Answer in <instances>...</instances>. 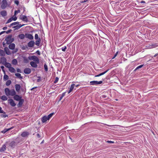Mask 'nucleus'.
<instances>
[{
	"label": "nucleus",
	"instance_id": "nucleus-1",
	"mask_svg": "<svg viewBox=\"0 0 158 158\" xmlns=\"http://www.w3.org/2000/svg\"><path fill=\"white\" fill-rule=\"evenodd\" d=\"M5 92L6 95L7 96H14L16 94V92L14 89L10 90L8 88H6L5 89Z\"/></svg>",
	"mask_w": 158,
	"mask_h": 158
},
{
	"label": "nucleus",
	"instance_id": "nucleus-2",
	"mask_svg": "<svg viewBox=\"0 0 158 158\" xmlns=\"http://www.w3.org/2000/svg\"><path fill=\"white\" fill-rule=\"evenodd\" d=\"M28 59L30 60H33V61L36 62V63H40V60L37 56H29Z\"/></svg>",
	"mask_w": 158,
	"mask_h": 158
},
{
	"label": "nucleus",
	"instance_id": "nucleus-3",
	"mask_svg": "<svg viewBox=\"0 0 158 158\" xmlns=\"http://www.w3.org/2000/svg\"><path fill=\"white\" fill-rule=\"evenodd\" d=\"M14 40V38H12V35H8L5 39V40L6 41V43L7 44H9L12 43Z\"/></svg>",
	"mask_w": 158,
	"mask_h": 158
},
{
	"label": "nucleus",
	"instance_id": "nucleus-4",
	"mask_svg": "<svg viewBox=\"0 0 158 158\" xmlns=\"http://www.w3.org/2000/svg\"><path fill=\"white\" fill-rule=\"evenodd\" d=\"M8 0H3L2 1L1 8L3 9H5L8 6V4L7 2Z\"/></svg>",
	"mask_w": 158,
	"mask_h": 158
},
{
	"label": "nucleus",
	"instance_id": "nucleus-5",
	"mask_svg": "<svg viewBox=\"0 0 158 158\" xmlns=\"http://www.w3.org/2000/svg\"><path fill=\"white\" fill-rule=\"evenodd\" d=\"M102 83V81H94L90 82V85H99L101 84Z\"/></svg>",
	"mask_w": 158,
	"mask_h": 158
},
{
	"label": "nucleus",
	"instance_id": "nucleus-6",
	"mask_svg": "<svg viewBox=\"0 0 158 158\" xmlns=\"http://www.w3.org/2000/svg\"><path fill=\"white\" fill-rule=\"evenodd\" d=\"M8 103H9L10 105L12 106H15L16 104L15 103L14 100L12 99H10L8 100Z\"/></svg>",
	"mask_w": 158,
	"mask_h": 158
},
{
	"label": "nucleus",
	"instance_id": "nucleus-7",
	"mask_svg": "<svg viewBox=\"0 0 158 158\" xmlns=\"http://www.w3.org/2000/svg\"><path fill=\"white\" fill-rule=\"evenodd\" d=\"M39 64L33 61H31L30 62V64L31 66L34 68H36L38 66L37 64Z\"/></svg>",
	"mask_w": 158,
	"mask_h": 158
},
{
	"label": "nucleus",
	"instance_id": "nucleus-8",
	"mask_svg": "<svg viewBox=\"0 0 158 158\" xmlns=\"http://www.w3.org/2000/svg\"><path fill=\"white\" fill-rule=\"evenodd\" d=\"M31 72V69L28 68H26L24 70V72L26 74H29Z\"/></svg>",
	"mask_w": 158,
	"mask_h": 158
},
{
	"label": "nucleus",
	"instance_id": "nucleus-9",
	"mask_svg": "<svg viewBox=\"0 0 158 158\" xmlns=\"http://www.w3.org/2000/svg\"><path fill=\"white\" fill-rule=\"evenodd\" d=\"M13 96L14 99L17 101H19L22 99V97L21 96H20L19 95H16V94Z\"/></svg>",
	"mask_w": 158,
	"mask_h": 158
},
{
	"label": "nucleus",
	"instance_id": "nucleus-10",
	"mask_svg": "<svg viewBox=\"0 0 158 158\" xmlns=\"http://www.w3.org/2000/svg\"><path fill=\"white\" fill-rule=\"evenodd\" d=\"M25 37L26 38H28L30 40H32L33 39V36L30 34L27 33L25 34Z\"/></svg>",
	"mask_w": 158,
	"mask_h": 158
},
{
	"label": "nucleus",
	"instance_id": "nucleus-11",
	"mask_svg": "<svg viewBox=\"0 0 158 158\" xmlns=\"http://www.w3.org/2000/svg\"><path fill=\"white\" fill-rule=\"evenodd\" d=\"M19 101V102L17 104V106L18 107H21L22 106L24 102V100L23 99H21V100Z\"/></svg>",
	"mask_w": 158,
	"mask_h": 158
},
{
	"label": "nucleus",
	"instance_id": "nucleus-12",
	"mask_svg": "<svg viewBox=\"0 0 158 158\" xmlns=\"http://www.w3.org/2000/svg\"><path fill=\"white\" fill-rule=\"evenodd\" d=\"M15 45L14 43H10L9 45V48L11 50H13L15 48Z\"/></svg>",
	"mask_w": 158,
	"mask_h": 158
},
{
	"label": "nucleus",
	"instance_id": "nucleus-13",
	"mask_svg": "<svg viewBox=\"0 0 158 158\" xmlns=\"http://www.w3.org/2000/svg\"><path fill=\"white\" fill-rule=\"evenodd\" d=\"M41 121L42 123H44L46 122L48 120H49L47 116L45 115L43 116L41 118Z\"/></svg>",
	"mask_w": 158,
	"mask_h": 158
},
{
	"label": "nucleus",
	"instance_id": "nucleus-14",
	"mask_svg": "<svg viewBox=\"0 0 158 158\" xmlns=\"http://www.w3.org/2000/svg\"><path fill=\"white\" fill-rule=\"evenodd\" d=\"M24 24L21 25V24H18L17 25L13 27V28H15V29H18L23 26H24Z\"/></svg>",
	"mask_w": 158,
	"mask_h": 158
},
{
	"label": "nucleus",
	"instance_id": "nucleus-15",
	"mask_svg": "<svg viewBox=\"0 0 158 158\" xmlns=\"http://www.w3.org/2000/svg\"><path fill=\"white\" fill-rule=\"evenodd\" d=\"M20 19L23 21L27 22L28 21V19L27 17L25 15H22V17L20 18Z\"/></svg>",
	"mask_w": 158,
	"mask_h": 158
},
{
	"label": "nucleus",
	"instance_id": "nucleus-16",
	"mask_svg": "<svg viewBox=\"0 0 158 158\" xmlns=\"http://www.w3.org/2000/svg\"><path fill=\"white\" fill-rule=\"evenodd\" d=\"M35 42L33 41H31L28 43V46L29 47H32L33 46Z\"/></svg>",
	"mask_w": 158,
	"mask_h": 158
},
{
	"label": "nucleus",
	"instance_id": "nucleus-17",
	"mask_svg": "<svg viewBox=\"0 0 158 158\" xmlns=\"http://www.w3.org/2000/svg\"><path fill=\"white\" fill-rule=\"evenodd\" d=\"M4 49L5 52H6V54L8 55H10L11 54V52L7 47H5Z\"/></svg>",
	"mask_w": 158,
	"mask_h": 158
},
{
	"label": "nucleus",
	"instance_id": "nucleus-18",
	"mask_svg": "<svg viewBox=\"0 0 158 158\" xmlns=\"http://www.w3.org/2000/svg\"><path fill=\"white\" fill-rule=\"evenodd\" d=\"M6 146L5 144L3 145L2 147L0 148V152H3L6 150Z\"/></svg>",
	"mask_w": 158,
	"mask_h": 158
},
{
	"label": "nucleus",
	"instance_id": "nucleus-19",
	"mask_svg": "<svg viewBox=\"0 0 158 158\" xmlns=\"http://www.w3.org/2000/svg\"><path fill=\"white\" fill-rule=\"evenodd\" d=\"M29 134L28 132L25 131L23 132L21 134V135L23 137H26Z\"/></svg>",
	"mask_w": 158,
	"mask_h": 158
},
{
	"label": "nucleus",
	"instance_id": "nucleus-20",
	"mask_svg": "<svg viewBox=\"0 0 158 158\" xmlns=\"http://www.w3.org/2000/svg\"><path fill=\"white\" fill-rule=\"evenodd\" d=\"M1 62L4 64L6 62V59L4 57H2L1 58Z\"/></svg>",
	"mask_w": 158,
	"mask_h": 158
},
{
	"label": "nucleus",
	"instance_id": "nucleus-21",
	"mask_svg": "<svg viewBox=\"0 0 158 158\" xmlns=\"http://www.w3.org/2000/svg\"><path fill=\"white\" fill-rule=\"evenodd\" d=\"M109 70V69H107V70H106V71H105V72H102V73H100L98 75H95V77H99L100 76L106 73H107L108 71Z\"/></svg>",
	"mask_w": 158,
	"mask_h": 158
},
{
	"label": "nucleus",
	"instance_id": "nucleus-22",
	"mask_svg": "<svg viewBox=\"0 0 158 158\" xmlns=\"http://www.w3.org/2000/svg\"><path fill=\"white\" fill-rule=\"evenodd\" d=\"M109 70V69H107V70H106V71H105V72H102V73H100L98 75H95V77H99L100 76L106 73H107L108 71Z\"/></svg>",
	"mask_w": 158,
	"mask_h": 158
},
{
	"label": "nucleus",
	"instance_id": "nucleus-23",
	"mask_svg": "<svg viewBox=\"0 0 158 158\" xmlns=\"http://www.w3.org/2000/svg\"><path fill=\"white\" fill-rule=\"evenodd\" d=\"M74 86H75L74 84H73L71 85L70 88L69 89V91L68 92V94L70 93V92H72V91L74 89Z\"/></svg>",
	"mask_w": 158,
	"mask_h": 158
},
{
	"label": "nucleus",
	"instance_id": "nucleus-24",
	"mask_svg": "<svg viewBox=\"0 0 158 158\" xmlns=\"http://www.w3.org/2000/svg\"><path fill=\"white\" fill-rule=\"evenodd\" d=\"M20 86L19 84H16L15 85V89L16 91L17 92L19 91L20 89Z\"/></svg>",
	"mask_w": 158,
	"mask_h": 158
},
{
	"label": "nucleus",
	"instance_id": "nucleus-25",
	"mask_svg": "<svg viewBox=\"0 0 158 158\" xmlns=\"http://www.w3.org/2000/svg\"><path fill=\"white\" fill-rule=\"evenodd\" d=\"M1 15L3 17L6 16L7 15V12L5 10H2L1 12Z\"/></svg>",
	"mask_w": 158,
	"mask_h": 158
},
{
	"label": "nucleus",
	"instance_id": "nucleus-26",
	"mask_svg": "<svg viewBox=\"0 0 158 158\" xmlns=\"http://www.w3.org/2000/svg\"><path fill=\"white\" fill-rule=\"evenodd\" d=\"M9 71L12 73H15L16 72L15 69L11 66L9 69Z\"/></svg>",
	"mask_w": 158,
	"mask_h": 158
},
{
	"label": "nucleus",
	"instance_id": "nucleus-27",
	"mask_svg": "<svg viewBox=\"0 0 158 158\" xmlns=\"http://www.w3.org/2000/svg\"><path fill=\"white\" fill-rule=\"evenodd\" d=\"M4 65L6 67L8 68L9 69L11 66V65L10 63L7 62L5 63Z\"/></svg>",
	"mask_w": 158,
	"mask_h": 158
},
{
	"label": "nucleus",
	"instance_id": "nucleus-28",
	"mask_svg": "<svg viewBox=\"0 0 158 158\" xmlns=\"http://www.w3.org/2000/svg\"><path fill=\"white\" fill-rule=\"evenodd\" d=\"M11 148H14L15 146V143L14 141L11 142L9 144Z\"/></svg>",
	"mask_w": 158,
	"mask_h": 158
},
{
	"label": "nucleus",
	"instance_id": "nucleus-29",
	"mask_svg": "<svg viewBox=\"0 0 158 158\" xmlns=\"http://www.w3.org/2000/svg\"><path fill=\"white\" fill-rule=\"evenodd\" d=\"M0 98L2 100L4 101H6L8 99L7 96L4 95L2 96Z\"/></svg>",
	"mask_w": 158,
	"mask_h": 158
},
{
	"label": "nucleus",
	"instance_id": "nucleus-30",
	"mask_svg": "<svg viewBox=\"0 0 158 158\" xmlns=\"http://www.w3.org/2000/svg\"><path fill=\"white\" fill-rule=\"evenodd\" d=\"M5 55V51L0 49V55L2 56H4Z\"/></svg>",
	"mask_w": 158,
	"mask_h": 158
},
{
	"label": "nucleus",
	"instance_id": "nucleus-31",
	"mask_svg": "<svg viewBox=\"0 0 158 158\" xmlns=\"http://www.w3.org/2000/svg\"><path fill=\"white\" fill-rule=\"evenodd\" d=\"M40 38H39V39H38V40L36 41L35 44L38 46H39L40 43Z\"/></svg>",
	"mask_w": 158,
	"mask_h": 158
},
{
	"label": "nucleus",
	"instance_id": "nucleus-32",
	"mask_svg": "<svg viewBox=\"0 0 158 158\" xmlns=\"http://www.w3.org/2000/svg\"><path fill=\"white\" fill-rule=\"evenodd\" d=\"M13 128V127L10 128L9 129H5L3 130L2 131V132L3 133H5L7 131H9V130L12 129Z\"/></svg>",
	"mask_w": 158,
	"mask_h": 158
},
{
	"label": "nucleus",
	"instance_id": "nucleus-33",
	"mask_svg": "<svg viewBox=\"0 0 158 158\" xmlns=\"http://www.w3.org/2000/svg\"><path fill=\"white\" fill-rule=\"evenodd\" d=\"M15 75L19 78L20 79L23 78V77L21 76V74L19 73H16Z\"/></svg>",
	"mask_w": 158,
	"mask_h": 158
},
{
	"label": "nucleus",
	"instance_id": "nucleus-34",
	"mask_svg": "<svg viewBox=\"0 0 158 158\" xmlns=\"http://www.w3.org/2000/svg\"><path fill=\"white\" fill-rule=\"evenodd\" d=\"M19 37L21 39H23L25 38V35L23 34H21L19 35Z\"/></svg>",
	"mask_w": 158,
	"mask_h": 158
},
{
	"label": "nucleus",
	"instance_id": "nucleus-35",
	"mask_svg": "<svg viewBox=\"0 0 158 158\" xmlns=\"http://www.w3.org/2000/svg\"><path fill=\"white\" fill-rule=\"evenodd\" d=\"M12 63L15 65L17 64V61L16 59H13L12 61Z\"/></svg>",
	"mask_w": 158,
	"mask_h": 158
},
{
	"label": "nucleus",
	"instance_id": "nucleus-36",
	"mask_svg": "<svg viewBox=\"0 0 158 158\" xmlns=\"http://www.w3.org/2000/svg\"><path fill=\"white\" fill-rule=\"evenodd\" d=\"M54 114V113H51L50 114H49L48 116H47V117L48 119L49 120L50 118H51L52 117V116Z\"/></svg>",
	"mask_w": 158,
	"mask_h": 158
},
{
	"label": "nucleus",
	"instance_id": "nucleus-37",
	"mask_svg": "<svg viewBox=\"0 0 158 158\" xmlns=\"http://www.w3.org/2000/svg\"><path fill=\"white\" fill-rule=\"evenodd\" d=\"M23 62L24 63H28L29 62V60L26 57H24L23 58Z\"/></svg>",
	"mask_w": 158,
	"mask_h": 158
},
{
	"label": "nucleus",
	"instance_id": "nucleus-38",
	"mask_svg": "<svg viewBox=\"0 0 158 158\" xmlns=\"http://www.w3.org/2000/svg\"><path fill=\"white\" fill-rule=\"evenodd\" d=\"M9 78V77L6 75H4L3 76V79L5 81L7 80Z\"/></svg>",
	"mask_w": 158,
	"mask_h": 158
},
{
	"label": "nucleus",
	"instance_id": "nucleus-39",
	"mask_svg": "<svg viewBox=\"0 0 158 158\" xmlns=\"http://www.w3.org/2000/svg\"><path fill=\"white\" fill-rule=\"evenodd\" d=\"M11 81L10 80H8L6 82V85L7 86L9 85L11 83Z\"/></svg>",
	"mask_w": 158,
	"mask_h": 158
},
{
	"label": "nucleus",
	"instance_id": "nucleus-40",
	"mask_svg": "<svg viewBox=\"0 0 158 158\" xmlns=\"http://www.w3.org/2000/svg\"><path fill=\"white\" fill-rule=\"evenodd\" d=\"M44 67L45 71H48V66L46 64H44Z\"/></svg>",
	"mask_w": 158,
	"mask_h": 158
},
{
	"label": "nucleus",
	"instance_id": "nucleus-41",
	"mask_svg": "<svg viewBox=\"0 0 158 158\" xmlns=\"http://www.w3.org/2000/svg\"><path fill=\"white\" fill-rule=\"evenodd\" d=\"M0 116L2 118H6L8 116V115L6 114H1Z\"/></svg>",
	"mask_w": 158,
	"mask_h": 158
},
{
	"label": "nucleus",
	"instance_id": "nucleus-42",
	"mask_svg": "<svg viewBox=\"0 0 158 158\" xmlns=\"http://www.w3.org/2000/svg\"><path fill=\"white\" fill-rule=\"evenodd\" d=\"M65 93H63L62 94L61 96L60 97L59 100H61L65 96Z\"/></svg>",
	"mask_w": 158,
	"mask_h": 158
},
{
	"label": "nucleus",
	"instance_id": "nucleus-43",
	"mask_svg": "<svg viewBox=\"0 0 158 158\" xmlns=\"http://www.w3.org/2000/svg\"><path fill=\"white\" fill-rule=\"evenodd\" d=\"M13 20V19L12 18H10L7 21V22L6 23H10Z\"/></svg>",
	"mask_w": 158,
	"mask_h": 158
},
{
	"label": "nucleus",
	"instance_id": "nucleus-44",
	"mask_svg": "<svg viewBox=\"0 0 158 158\" xmlns=\"http://www.w3.org/2000/svg\"><path fill=\"white\" fill-rule=\"evenodd\" d=\"M58 80H59V78L58 77H56L55 78V79L54 81V83H56L58 81Z\"/></svg>",
	"mask_w": 158,
	"mask_h": 158
},
{
	"label": "nucleus",
	"instance_id": "nucleus-45",
	"mask_svg": "<svg viewBox=\"0 0 158 158\" xmlns=\"http://www.w3.org/2000/svg\"><path fill=\"white\" fill-rule=\"evenodd\" d=\"M67 48L66 46H64V47H63L61 48L63 52H65V51L66 49Z\"/></svg>",
	"mask_w": 158,
	"mask_h": 158
},
{
	"label": "nucleus",
	"instance_id": "nucleus-46",
	"mask_svg": "<svg viewBox=\"0 0 158 158\" xmlns=\"http://www.w3.org/2000/svg\"><path fill=\"white\" fill-rule=\"evenodd\" d=\"M143 66V65H139V66H138L136 68V69H135V70H136L138 69H139V68H142Z\"/></svg>",
	"mask_w": 158,
	"mask_h": 158
},
{
	"label": "nucleus",
	"instance_id": "nucleus-47",
	"mask_svg": "<svg viewBox=\"0 0 158 158\" xmlns=\"http://www.w3.org/2000/svg\"><path fill=\"white\" fill-rule=\"evenodd\" d=\"M35 39L38 40L39 38L38 37V35L37 34H36L35 35Z\"/></svg>",
	"mask_w": 158,
	"mask_h": 158
},
{
	"label": "nucleus",
	"instance_id": "nucleus-48",
	"mask_svg": "<svg viewBox=\"0 0 158 158\" xmlns=\"http://www.w3.org/2000/svg\"><path fill=\"white\" fill-rule=\"evenodd\" d=\"M20 12V10H15V11L14 15L15 16L17 13H19Z\"/></svg>",
	"mask_w": 158,
	"mask_h": 158
},
{
	"label": "nucleus",
	"instance_id": "nucleus-49",
	"mask_svg": "<svg viewBox=\"0 0 158 158\" xmlns=\"http://www.w3.org/2000/svg\"><path fill=\"white\" fill-rule=\"evenodd\" d=\"M19 23V22H14V23H12L11 25H12L13 26V25H16L18 24Z\"/></svg>",
	"mask_w": 158,
	"mask_h": 158
},
{
	"label": "nucleus",
	"instance_id": "nucleus-50",
	"mask_svg": "<svg viewBox=\"0 0 158 158\" xmlns=\"http://www.w3.org/2000/svg\"><path fill=\"white\" fill-rule=\"evenodd\" d=\"M12 18L13 19V20L14 21H16L17 19V17L15 16L14 17V16Z\"/></svg>",
	"mask_w": 158,
	"mask_h": 158
},
{
	"label": "nucleus",
	"instance_id": "nucleus-51",
	"mask_svg": "<svg viewBox=\"0 0 158 158\" xmlns=\"http://www.w3.org/2000/svg\"><path fill=\"white\" fill-rule=\"evenodd\" d=\"M12 31L11 30H8L7 31H6V33L7 34H8L11 32V31Z\"/></svg>",
	"mask_w": 158,
	"mask_h": 158
},
{
	"label": "nucleus",
	"instance_id": "nucleus-52",
	"mask_svg": "<svg viewBox=\"0 0 158 158\" xmlns=\"http://www.w3.org/2000/svg\"><path fill=\"white\" fill-rule=\"evenodd\" d=\"M0 113H4V111L2 110V108L1 107H0Z\"/></svg>",
	"mask_w": 158,
	"mask_h": 158
},
{
	"label": "nucleus",
	"instance_id": "nucleus-53",
	"mask_svg": "<svg viewBox=\"0 0 158 158\" xmlns=\"http://www.w3.org/2000/svg\"><path fill=\"white\" fill-rule=\"evenodd\" d=\"M15 3L17 5H18L19 4V2L18 0H15Z\"/></svg>",
	"mask_w": 158,
	"mask_h": 158
},
{
	"label": "nucleus",
	"instance_id": "nucleus-54",
	"mask_svg": "<svg viewBox=\"0 0 158 158\" xmlns=\"http://www.w3.org/2000/svg\"><path fill=\"white\" fill-rule=\"evenodd\" d=\"M36 53L39 55H40V52L39 50L37 51Z\"/></svg>",
	"mask_w": 158,
	"mask_h": 158
},
{
	"label": "nucleus",
	"instance_id": "nucleus-55",
	"mask_svg": "<svg viewBox=\"0 0 158 158\" xmlns=\"http://www.w3.org/2000/svg\"><path fill=\"white\" fill-rule=\"evenodd\" d=\"M17 72H18V73H21V70L19 69H17Z\"/></svg>",
	"mask_w": 158,
	"mask_h": 158
},
{
	"label": "nucleus",
	"instance_id": "nucleus-56",
	"mask_svg": "<svg viewBox=\"0 0 158 158\" xmlns=\"http://www.w3.org/2000/svg\"><path fill=\"white\" fill-rule=\"evenodd\" d=\"M37 138H40L41 137V136L40 135V134L39 133H38L37 134Z\"/></svg>",
	"mask_w": 158,
	"mask_h": 158
},
{
	"label": "nucleus",
	"instance_id": "nucleus-57",
	"mask_svg": "<svg viewBox=\"0 0 158 158\" xmlns=\"http://www.w3.org/2000/svg\"><path fill=\"white\" fill-rule=\"evenodd\" d=\"M107 142L110 143H114V141H108Z\"/></svg>",
	"mask_w": 158,
	"mask_h": 158
},
{
	"label": "nucleus",
	"instance_id": "nucleus-58",
	"mask_svg": "<svg viewBox=\"0 0 158 158\" xmlns=\"http://www.w3.org/2000/svg\"><path fill=\"white\" fill-rule=\"evenodd\" d=\"M6 31H2V32H1L0 33V35H2V34H3V33H4L6 32Z\"/></svg>",
	"mask_w": 158,
	"mask_h": 158
},
{
	"label": "nucleus",
	"instance_id": "nucleus-59",
	"mask_svg": "<svg viewBox=\"0 0 158 158\" xmlns=\"http://www.w3.org/2000/svg\"><path fill=\"white\" fill-rule=\"evenodd\" d=\"M7 27H3L2 28V29L3 30H6V29H7Z\"/></svg>",
	"mask_w": 158,
	"mask_h": 158
},
{
	"label": "nucleus",
	"instance_id": "nucleus-60",
	"mask_svg": "<svg viewBox=\"0 0 158 158\" xmlns=\"http://www.w3.org/2000/svg\"><path fill=\"white\" fill-rule=\"evenodd\" d=\"M87 1V0H85L84 1H81V3H84V2H86Z\"/></svg>",
	"mask_w": 158,
	"mask_h": 158
},
{
	"label": "nucleus",
	"instance_id": "nucleus-61",
	"mask_svg": "<svg viewBox=\"0 0 158 158\" xmlns=\"http://www.w3.org/2000/svg\"><path fill=\"white\" fill-rule=\"evenodd\" d=\"M153 47L155 48L157 46L156 44H153L152 45Z\"/></svg>",
	"mask_w": 158,
	"mask_h": 158
},
{
	"label": "nucleus",
	"instance_id": "nucleus-62",
	"mask_svg": "<svg viewBox=\"0 0 158 158\" xmlns=\"http://www.w3.org/2000/svg\"><path fill=\"white\" fill-rule=\"evenodd\" d=\"M118 52H117L115 54V55H114V56H117V55H118Z\"/></svg>",
	"mask_w": 158,
	"mask_h": 158
},
{
	"label": "nucleus",
	"instance_id": "nucleus-63",
	"mask_svg": "<svg viewBox=\"0 0 158 158\" xmlns=\"http://www.w3.org/2000/svg\"><path fill=\"white\" fill-rule=\"evenodd\" d=\"M140 3H145V1H141L140 2Z\"/></svg>",
	"mask_w": 158,
	"mask_h": 158
},
{
	"label": "nucleus",
	"instance_id": "nucleus-64",
	"mask_svg": "<svg viewBox=\"0 0 158 158\" xmlns=\"http://www.w3.org/2000/svg\"><path fill=\"white\" fill-rule=\"evenodd\" d=\"M158 55V53L156 54L154 56V57H156V56H157Z\"/></svg>",
	"mask_w": 158,
	"mask_h": 158
}]
</instances>
